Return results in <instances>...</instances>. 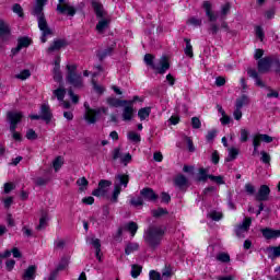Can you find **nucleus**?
<instances>
[{
  "mask_svg": "<svg viewBox=\"0 0 280 280\" xmlns=\"http://www.w3.org/2000/svg\"><path fill=\"white\" fill-rule=\"evenodd\" d=\"M46 4L47 0H36L32 11L33 16L37 18L38 28L42 32V43H47V36H51L52 34L51 28H49L47 24V20H45V14L43 13Z\"/></svg>",
  "mask_w": 280,
  "mask_h": 280,
  "instance_id": "1",
  "label": "nucleus"
},
{
  "mask_svg": "<svg viewBox=\"0 0 280 280\" xmlns=\"http://www.w3.org/2000/svg\"><path fill=\"white\" fill-rule=\"evenodd\" d=\"M165 236V228L163 226H151L144 233V242L149 248L152 250H156L159 246H161V242H163V237Z\"/></svg>",
  "mask_w": 280,
  "mask_h": 280,
  "instance_id": "2",
  "label": "nucleus"
},
{
  "mask_svg": "<svg viewBox=\"0 0 280 280\" xmlns=\"http://www.w3.org/2000/svg\"><path fill=\"white\" fill-rule=\"evenodd\" d=\"M202 8L206 12V16L208 18V21H210L209 32L212 34V36H215L220 32V26L215 23L218 21V14L213 11V4L209 1H205L202 3ZM214 22V23H212Z\"/></svg>",
  "mask_w": 280,
  "mask_h": 280,
  "instance_id": "3",
  "label": "nucleus"
},
{
  "mask_svg": "<svg viewBox=\"0 0 280 280\" xmlns=\"http://www.w3.org/2000/svg\"><path fill=\"white\" fill-rule=\"evenodd\" d=\"M144 62L145 65L152 67V69L158 71V73H165V71L170 69V60L165 56L160 58V60L154 63V56H152L151 54H147L144 56Z\"/></svg>",
  "mask_w": 280,
  "mask_h": 280,
  "instance_id": "4",
  "label": "nucleus"
},
{
  "mask_svg": "<svg viewBox=\"0 0 280 280\" xmlns=\"http://www.w3.org/2000/svg\"><path fill=\"white\" fill-rule=\"evenodd\" d=\"M10 124V132H12V138L15 141H22L21 133L16 132V126L23 119V114L21 112H9L7 115Z\"/></svg>",
  "mask_w": 280,
  "mask_h": 280,
  "instance_id": "5",
  "label": "nucleus"
},
{
  "mask_svg": "<svg viewBox=\"0 0 280 280\" xmlns=\"http://www.w3.org/2000/svg\"><path fill=\"white\" fill-rule=\"evenodd\" d=\"M86 110L84 114V119L86 124L90 126L93 124H97V119H100V115H106L108 113V108L106 107H100L96 109H91V107L88 106V104H84Z\"/></svg>",
  "mask_w": 280,
  "mask_h": 280,
  "instance_id": "6",
  "label": "nucleus"
},
{
  "mask_svg": "<svg viewBox=\"0 0 280 280\" xmlns=\"http://www.w3.org/2000/svg\"><path fill=\"white\" fill-rule=\"evenodd\" d=\"M129 180L128 175L119 174L116 176V182L114 183V190L110 198L112 202H118L119 194H121V187H128Z\"/></svg>",
  "mask_w": 280,
  "mask_h": 280,
  "instance_id": "7",
  "label": "nucleus"
},
{
  "mask_svg": "<svg viewBox=\"0 0 280 280\" xmlns=\"http://www.w3.org/2000/svg\"><path fill=\"white\" fill-rule=\"evenodd\" d=\"M78 67L75 65H68L67 70V82L71 84V86H74V89H82L83 82H82V74L75 73V70Z\"/></svg>",
  "mask_w": 280,
  "mask_h": 280,
  "instance_id": "8",
  "label": "nucleus"
},
{
  "mask_svg": "<svg viewBox=\"0 0 280 280\" xmlns=\"http://www.w3.org/2000/svg\"><path fill=\"white\" fill-rule=\"evenodd\" d=\"M52 95V100L57 97L58 102H60V106L66 109L71 108V103L65 101V95H67V90H65V88H58L57 90H54Z\"/></svg>",
  "mask_w": 280,
  "mask_h": 280,
  "instance_id": "9",
  "label": "nucleus"
},
{
  "mask_svg": "<svg viewBox=\"0 0 280 280\" xmlns=\"http://www.w3.org/2000/svg\"><path fill=\"white\" fill-rule=\"evenodd\" d=\"M132 102H128L122 106V121H132L135 119V106L132 105Z\"/></svg>",
  "mask_w": 280,
  "mask_h": 280,
  "instance_id": "10",
  "label": "nucleus"
},
{
  "mask_svg": "<svg viewBox=\"0 0 280 280\" xmlns=\"http://www.w3.org/2000/svg\"><path fill=\"white\" fill-rule=\"evenodd\" d=\"M250 224H253V220L250 218H245L244 221L241 224H238L235 229L237 237H244V233H248Z\"/></svg>",
  "mask_w": 280,
  "mask_h": 280,
  "instance_id": "11",
  "label": "nucleus"
},
{
  "mask_svg": "<svg viewBox=\"0 0 280 280\" xmlns=\"http://www.w3.org/2000/svg\"><path fill=\"white\" fill-rule=\"evenodd\" d=\"M140 196L144 202H154L155 200H159V195H156L152 188H143L140 190Z\"/></svg>",
  "mask_w": 280,
  "mask_h": 280,
  "instance_id": "12",
  "label": "nucleus"
},
{
  "mask_svg": "<svg viewBox=\"0 0 280 280\" xmlns=\"http://www.w3.org/2000/svg\"><path fill=\"white\" fill-rule=\"evenodd\" d=\"M257 67L259 73H268V71H270V67H272V58L265 57L258 60Z\"/></svg>",
  "mask_w": 280,
  "mask_h": 280,
  "instance_id": "13",
  "label": "nucleus"
},
{
  "mask_svg": "<svg viewBox=\"0 0 280 280\" xmlns=\"http://www.w3.org/2000/svg\"><path fill=\"white\" fill-rule=\"evenodd\" d=\"M57 12L59 14H67V16H75V8L70 3L58 4Z\"/></svg>",
  "mask_w": 280,
  "mask_h": 280,
  "instance_id": "14",
  "label": "nucleus"
},
{
  "mask_svg": "<svg viewBox=\"0 0 280 280\" xmlns=\"http://www.w3.org/2000/svg\"><path fill=\"white\" fill-rule=\"evenodd\" d=\"M28 45H32V39H30V37H20L18 39V46L11 50L13 56H16L21 49L27 47Z\"/></svg>",
  "mask_w": 280,
  "mask_h": 280,
  "instance_id": "15",
  "label": "nucleus"
},
{
  "mask_svg": "<svg viewBox=\"0 0 280 280\" xmlns=\"http://www.w3.org/2000/svg\"><path fill=\"white\" fill-rule=\"evenodd\" d=\"M268 196H270V187H268L267 185H262L256 194V200H258L259 202H264L268 200Z\"/></svg>",
  "mask_w": 280,
  "mask_h": 280,
  "instance_id": "16",
  "label": "nucleus"
},
{
  "mask_svg": "<svg viewBox=\"0 0 280 280\" xmlns=\"http://www.w3.org/2000/svg\"><path fill=\"white\" fill-rule=\"evenodd\" d=\"M262 236L265 240H277V237H280V230H272L270 228H265L260 230Z\"/></svg>",
  "mask_w": 280,
  "mask_h": 280,
  "instance_id": "17",
  "label": "nucleus"
},
{
  "mask_svg": "<svg viewBox=\"0 0 280 280\" xmlns=\"http://www.w3.org/2000/svg\"><path fill=\"white\" fill-rule=\"evenodd\" d=\"M36 270H37V267L35 265L28 266V268L24 270L22 279L23 280H35L36 279Z\"/></svg>",
  "mask_w": 280,
  "mask_h": 280,
  "instance_id": "18",
  "label": "nucleus"
},
{
  "mask_svg": "<svg viewBox=\"0 0 280 280\" xmlns=\"http://www.w3.org/2000/svg\"><path fill=\"white\" fill-rule=\"evenodd\" d=\"M69 45L65 39H56L54 40L52 45L48 48V54H51L52 51H58Z\"/></svg>",
  "mask_w": 280,
  "mask_h": 280,
  "instance_id": "19",
  "label": "nucleus"
},
{
  "mask_svg": "<svg viewBox=\"0 0 280 280\" xmlns=\"http://www.w3.org/2000/svg\"><path fill=\"white\" fill-rule=\"evenodd\" d=\"M40 116H42V119L46 122V124H49V121H51V109H49V105H42L40 107Z\"/></svg>",
  "mask_w": 280,
  "mask_h": 280,
  "instance_id": "20",
  "label": "nucleus"
},
{
  "mask_svg": "<svg viewBox=\"0 0 280 280\" xmlns=\"http://www.w3.org/2000/svg\"><path fill=\"white\" fill-rule=\"evenodd\" d=\"M10 26H8V24L1 22L0 23V38L3 42H7L10 39Z\"/></svg>",
  "mask_w": 280,
  "mask_h": 280,
  "instance_id": "21",
  "label": "nucleus"
},
{
  "mask_svg": "<svg viewBox=\"0 0 280 280\" xmlns=\"http://www.w3.org/2000/svg\"><path fill=\"white\" fill-rule=\"evenodd\" d=\"M93 10L97 16V19H103L105 16L106 11H104V5L97 1L92 2Z\"/></svg>",
  "mask_w": 280,
  "mask_h": 280,
  "instance_id": "22",
  "label": "nucleus"
},
{
  "mask_svg": "<svg viewBox=\"0 0 280 280\" xmlns=\"http://www.w3.org/2000/svg\"><path fill=\"white\" fill-rule=\"evenodd\" d=\"M108 25H110V20L108 19H101L98 23L96 24V32L98 34H104L106 30H108Z\"/></svg>",
  "mask_w": 280,
  "mask_h": 280,
  "instance_id": "23",
  "label": "nucleus"
},
{
  "mask_svg": "<svg viewBox=\"0 0 280 280\" xmlns=\"http://www.w3.org/2000/svg\"><path fill=\"white\" fill-rule=\"evenodd\" d=\"M107 104H109V106H113L114 108H122V106H126V104H128V101L110 97L107 100Z\"/></svg>",
  "mask_w": 280,
  "mask_h": 280,
  "instance_id": "24",
  "label": "nucleus"
},
{
  "mask_svg": "<svg viewBox=\"0 0 280 280\" xmlns=\"http://www.w3.org/2000/svg\"><path fill=\"white\" fill-rule=\"evenodd\" d=\"M90 244H92L96 250V259H98V261H102V256L100 255V253H102V243L100 242V238H91Z\"/></svg>",
  "mask_w": 280,
  "mask_h": 280,
  "instance_id": "25",
  "label": "nucleus"
},
{
  "mask_svg": "<svg viewBox=\"0 0 280 280\" xmlns=\"http://www.w3.org/2000/svg\"><path fill=\"white\" fill-rule=\"evenodd\" d=\"M124 229L131 234V237H135V235H137V231H139V225L137 224V222L130 221L125 224Z\"/></svg>",
  "mask_w": 280,
  "mask_h": 280,
  "instance_id": "26",
  "label": "nucleus"
},
{
  "mask_svg": "<svg viewBox=\"0 0 280 280\" xmlns=\"http://www.w3.org/2000/svg\"><path fill=\"white\" fill-rule=\"evenodd\" d=\"M174 277V267L172 265H165L162 269V279L170 280Z\"/></svg>",
  "mask_w": 280,
  "mask_h": 280,
  "instance_id": "27",
  "label": "nucleus"
},
{
  "mask_svg": "<svg viewBox=\"0 0 280 280\" xmlns=\"http://www.w3.org/2000/svg\"><path fill=\"white\" fill-rule=\"evenodd\" d=\"M152 113V107H142L138 110V117L140 121H145V119L150 118V114Z\"/></svg>",
  "mask_w": 280,
  "mask_h": 280,
  "instance_id": "28",
  "label": "nucleus"
},
{
  "mask_svg": "<svg viewBox=\"0 0 280 280\" xmlns=\"http://www.w3.org/2000/svg\"><path fill=\"white\" fill-rule=\"evenodd\" d=\"M228 156L225 158V161L228 163H231V161H235V159H237V156L240 155V149L237 148H230L228 149Z\"/></svg>",
  "mask_w": 280,
  "mask_h": 280,
  "instance_id": "29",
  "label": "nucleus"
},
{
  "mask_svg": "<svg viewBox=\"0 0 280 280\" xmlns=\"http://www.w3.org/2000/svg\"><path fill=\"white\" fill-rule=\"evenodd\" d=\"M139 250V243H128L125 247L126 255H132V253H137Z\"/></svg>",
  "mask_w": 280,
  "mask_h": 280,
  "instance_id": "30",
  "label": "nucleus"
},
{
  "mask_svg": "<svg viewBox=\"0 0 280 280\" xmlns=\"http://www.w3.org/2000/svg\"><path fill=\"white\" fill-rule=\"evenodd\" d=\"M209 168H199L198 177L197 179L199 183H205L207 182V178H209Z\"/></svg>",
  "mask_w": 280,
  "mask_h": 280,
  "instance_id": "31",
  "label": "nucleus"
},
{
  "mask_svg": "<svg viewBox=\"0 0 280 280\" xmlns=\"http://www.w3.org/2000/svg\"><path fill=\"white\" fill-rule=\"evenodd\" d=\"M129 205H131V207H143L144 205L143 197L141 195L138 197H131Z\"/></svg>",
  "mask_w": 280,
  "mask_h": 280,
  "instance_id": "32",
  "label": "nucleus"
},
{
  "mask_svg": "<svg viewBox=\"0 0 280 280\" xmlns=\"http://www.w3.org/2000/svg\"><path fill=\"white\" fill-rule=\"evenodd\" d=\"M127 139L132 143H141V135L137 133L136 131H129Z\"/></svg>",
  "mask_w": 280,
  "mask_h": 280,
  "instance_id": "33",
  "label": "nucleus"
},
{
  "mask_svg": "<svg viewBox=\"0 0 280 280\" xmlns=\"http://www.w3.org/2000/svg\"><path fill=\"white\" fill-rule=\"evenodd\" d=\"M215 259L217 261H221V264H229V261H231V256L229 253L221 252L217 254Z\"/></svg>",
  "mask_w": 280,
  "mask_h": 280,
  "instance_id": "34",
  "label": "nucleus"
},
{
  "mask_svg": "<svg viewBox=\"0 0 280 280\" xmlns=\"http://www.w3.org/2000/svg\"><path fill=\"white\" fill-rule=\"evenodd\" d=\"M248 104H250V100L246 95H242L236 100V108H244Z\"/></svg>",
  "mask_w": 280,
  "mask_h": 280,
  "instance_id": "35",
  "label": "nucleus"
},
{
  "mask_svg": "<svg viewBox=\"0 0 280 280\" xmlns=\"http://www.w3.org/2000/svg\"><path fill=\"white\" fill-rule=\"evenodd\" d=\"M175 185L176 187H179V189H183V187H187V177L184 175H178L175 178Z\"/></svg>",
  "mask_w": 280,
  "mask_h": 280,
  "instance_id": "36",
  "label": "nucleus"
},
{
  "mask_svg": "<svg viewBox=\"0 0 280 280\" xmlns=\"http://www.w3.org/2000/svg\"><path fill=\"white\" fill-rule=\"evenodd\" d=\"M142 270H143V267L139 265H131L130 275L132 279H137L141 275Z\"/></svg>",
  "mask_w": 280,
  "mask_h": 280,
  "instance_id": "37",
  "label": "nucleus"
},
{
  "mask_svg": "<svg viewBox=\"0 0 280 280\" xmlns=\"http://www.w3.org/2000/svg\"><path fill=\"white\" fill-rule=\"evenodd\" d=\"M186 47L184 49L185 54L188 56V58H194V47L191 46V40L185 38Z\"/></svg>",
  "mask_w": 280,
  "mask_h": 280,
  "instance_id": "38",
  "label": "nucleus"
},
{
  "mask_svg": "<svg viewBox=\"0 0 280 280\" xmlns=\"http://www.w3.org/2000/svg\"><path fill=\"white\" fill-rule=\"evenodd\" d=\"M52 73H54V80L56 82H62V73L60 72V65H55Z\"/></svg>",
  "mask_w": 280,
  "mask_h": 280,
  "instance_id": "39",
  "label": "nucleus"
},
{
  "mask_svg": "<svg viewBox=\"0 0 280 280\" xmlns=\"http://www.w3.org/2000/svg\"><path fill=\"white\" fill-rule=\"evenodd\" d=\"M113 54V47H107L105 50H101L97 52L98 60H104V58L110 56Z\"/></svg>",
  "mask_w": 280,
  "mask_h": 280,
  "instance_id": "40",
  "label": "nucleus"
},
{
  "mask_svg": "<svg viewBox=\"0 0 280 280\" xmlns=\"http://www.w3.org/2000/svg\"><path fill=\"white\" fill-rule=\"evenodd\" d=\"M48 220L49 218L47 217V214H43L42 218L39 219V224L36 228L37 231H43V229H46Z\"/></svg>",
  "mask_w": 280,
  "mask_h": 280,
  "instance_id": "41",
  "label": "nucleus"
},
{
  "mask_svg": "<svg viewBox=\"0 0 280 280\" xmlns=\"http://www.w3.org/2000/svg\"><path fill=\"white\" fill-rule=\"evenodd\" d=\"M110 185H113V182L108 180V179H102L98 183V187L103 190L106 191V194H108V187H110Z\"/></svg>",
  "mask_w": 280,
  "mask_h": 280,
  "instance_id": "42",
  "label": "nucleus"
},
{
  "mask_svg": "<svg viewBox=\"0 0 280 280\" xmlns=\"http://www.w3.org/2000/svg\"><path fill=\"white\" fill-rule=\"evenodd\" d=\"M32 75V72L30 70L25 69L22 70L19 74L15 75L18 80H27Z\"/></svg>",
  "mask_w": 280,
  "mask_h": 280,
  "instance_id": "43",
  "label": "nucleus"
},
{
  "mask_svg": "<svg viewBox=\"0 0 280 280\" xmlns=\"http://www.w3.org/2000/svg\"><path fill=\"white\" fill-rule=\"evenodd\" d=\"M149 280H163L161 272L156 270H150Z\"/></svg>",
  "mask_w": 280,
  "mask_h": 280,
  "instance_id": "44",
  "label": "nucleus"
},
{
  "mask_svg": "<svg viewBox=\"0 0 280 280\" xmlns=\"http://www.w3.org/2000/svg\"><path fill=\"white\" fill-rule=\"evenodd\" d=\"M209 179L212 180L213 183H217V185H224V177L222 175H210Z\"/></svg>",
  "mask_w": 280,
  "mask_h": 280,
  "instance_id": "45",
  "label": "nucleus"
},
{
  "mask_svg": "<svg viewBox=\"0 0 280 280\" xmlns=\"http://www.w3.org/2000/svg\"><path fill=\"white\" fill-rule=\"evenodd\" d=\"M208 218H210L211 220H214V222H220V219L222 218V212L211 211L208 214Z\"/></svg>",
  "mask_w": 280,
  "mask_h": 280,
  "instance_id": "46",
  "label": "nucleus"
},
{
  "mask_svg": "<svg viewBox=\"0 0 280 280\" xmlns=\"http://www.w3.org/2000/svg\"><path fill=\"white\" fill-rule=\"evenodd\" d=\"M260 161L261 163H265L266 165L270 164V161H271V158L270 155L268 154V152L266 151H261L260 152Z\"/></svg>",
  "mask_w": 280,
  "mask_h": 280,
  "instance_id": "47",
  "label": "nucleus"
},
{
  "mask_svg": "<svg viewBox=\"0 0 280 280\" xmlns=\"http://www.w3.org/2000/svg\"><path fill=\"white\" fill-rule=\"evenodd\" d=\"M63 161H62V158H57L54 162H52V167L55 170V172H58V170H60V167H62L63 165Z\"/></svg>",
  "mask_w": 280,
  "mask_h": 280,
  "instance_id": "48",
  "label": "nucleus"
},
{
  "mask_svg": "<svg viewBox=\"0 0 280 280\" xmlns=\"http://www.w3.org/2000/svg\"><path fill=\"white\" fill-rule=\"evenodd\" d=\"M255 34L257 36V38H259V40H264L266 34L264 33V28L261 26H256L255 27Z\"/></svg>",
  "mask_w": 280,
  "mask_h": 280,
  "instance_id": "49",
  "label": "nucleus"
},
{
  "mask_svg": "<svg viewBox=\"0 0 280 280\" xmlns=\"http://www.w3.org/2000/svg\"><path fill=\"white\" fill-rule=\"evenodd\" d=\"M191 126L195 130H198L202 127V122L200 121V118L198 117H192L191 118Z\"/></svg>",
  "mask_w": 280,
  "mask_h": 280,
  "instance_id": "50",
  "label": "nucleus"
},
{
  "mask_svg": "<svg viewBox=\"0 0 280 280\" xmlns=\"http://www.w3.org/2000/svg\"><path fill=\"white\" fill-rule=\"evenodd\" d=\"M153 218H161L162 215H167V211L163 208H159L158 210L152 211Z\"/></svg>",
  "mask_w": 280,
  "mask_h": 280,
  "instance_id": "51",
  "label": "nucleus"
},
{
  "mask_svg": "<svg viewBox=\"0 0 280 280\" xmlns=\"http://www.w3.org/2000/svg\"><path fill=\"white\" fill-rule=\"evenodd\" d=\"M188 24L194 25L195 27H200V25H202V20L198 18H190L188 20Z\"/></svg>",
  "mask_w": 280,
  "mask_h": 280,
  "instance_id": "52",
  "label": "nucleus"
},
{
  "mask_svg": "<svg viewBox=\"0 0 280 280\" xmlns=\"http://www.w3.org/2000/svg\"><path fill=\"white\" fill-rule=\"evenodd\" d=\"M229 12H231V3L226 2L225 4H223L221 7V15L226 16V14H229Z\"/></svg>",
  "mask_w": 280,
  "mask_h": 280,
  "instance_id": "53",
  "label": "nucleus"
},
{
  "mask_svg": "<svg viewBox=\"0 0 280 280\" xmlns=\"http://www.w3.org/2000/svg\"><path fill=\"white\" fill-rule=\"evenodd\" d=\"M247 75L249 78H253V80H256L257 78H259V72H257L255 68H247Z\"/></svg>",
  "mask_w": 280,
  "mask_h": 280,
  "instance_id": "54",
  "label": "nucleus"
},
{
  "mask_svg": "<svg viewBox=\"0 0 280 280\" xmlns=\"http://www.w3.org/2000/svg\"><path fill=\"white\" fill-rule=\"evenodd\" d=\"M130 161H132V155L130 153H126L122 155V158H120V163H122V165H128Z\"/></svg>",
  "mask_w": 280,
  "mask_h": 280,
  "instance_id": "55",
  "label": "nucleus"
},
{
  "mask_svg": "<svg viewBox=\"0 0 280 280\" xmlns=\"http://www.w3.org/2000/svg\"><path fill=\"white\" fill-rule=\"evenodd\" d=\"M38 136L36 135V131H34V129H28L26 131V139H28L30 141H34V139H37Z\"/></svg>",
  "mask_w": 280,
  "mask_h": 280,
  "instance_id": "56",
  "label": "nucleus"
},
{
  "mask_svg": "<svg viewBox=\"0 0 280 280\" xmlns=\"http://www.w3.org/2000/svg\"><path fill=\"white\" fill-rule=\"evenodd\" d=\"M92 84H93L94 91H96L100 95H102V93H104V91H105L104 86L97 84V82H95V80H92Z\"/></svg>",
  "mask_w": 280,
  "mask_h": 280,
  "instance_id": "57",
  "label": "nucleus"
},
{
  "mask_svg": "<svg viewBox=\"0 0 280 280\" xmlns=\"http://www.w3.org/2000/svg\"><path fill=\"white\" fill-rule=\"evenodd\" d=\"M241 143H246L248 141V131L246 129H241Z\"/></svg>",
  "mask_w": 280,
  "mask_h": 280,
  "instance_id": "58",
  "label": "nucleus"
},
{
  "mask_svg": "<svg viewBox=\"0 0 280 280\" xmlns=\"http://www.w3.org/2000/svg\"><path fill=\"white\" fill-rule=\"evenodd\" d=\"M276 13L277 11L275 9H269L265 12V19H267L268 21H271V19H275Z\"/></svg>",
  "mask_w": 280,
  "mask_h": 280,
  "instance_id": "59",
  "label": "nucleus"
},
{
  "mask_svg": "<svg viewBox=\"0 0 280 280\" xmlns=\"http://www.w3.org/2000/svg\"><path fill=\"white\" fill-rule=\"evenodd\" d=\"M269 253H271L272 257H280V245L277 247H269Z\"/></svg>",
  "mask_w": 280,
  "mask_h": 280,
  "instance_id": "60",
  "label": "nucleus"
},
{
  "mask_svg": "<svg viewBox=\"0 0 280 280\" xmlns=\"http://www.w3.org/2000/svg\"><path fill=\"white\" fill-rule=\"evenodd\" d=\"M69 266V258H62L60 264L57 267V270H65Z\"/></svg>",
  "mask_w": 280,
  "mask_h": 280,
  "instance_id": "61",
  "label": "nucleus"
},
{
  "mask_svg": "<svg viewBox=\"0 0 280 280\" xmlns=\"http://www.w3.org/2000/svg\"><path fill=\"white\" fill-rule=\"evenodd\" d=\"M124 156V154H121V150L119 148H116L113 150V160L117 161V159H120Z\"/></svg>",
  "mask_w": 280,
  "mask_h": 280,
  "instance_id": "62",
  "label": "nucleus"
},
{
  "mask_svg": "<svg viewBox=\"0 0 280 280\" xmlns=\"http://www.w3.org/2000/svg\"><path fill=\"white\" fill-rule=\"evenodd\" d=\"M92 196H96V198H100L102 196H106V190H102L101 187L93 190Z\"/></svg>",
  "mask_w": 280,
  "mask_h": 280,
  "instance_id": "63",
  "label": "nucleus"
},
{
  "mask_svg": "<svg viewBox=\"0 0 280 280\" xmlns=\"http://www.w3.org/2000/svg\"><path fill=\"white\" fill-rule=\"evenodd\" d=\"M13 12L19 16H23V7H21V4H14Z\"/></svg>",
  "mask_w": 280,
  "mask_h": 280,
  "instance_id": "64",
  "label": "nucleus"
}]
</instances>
